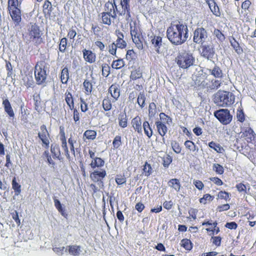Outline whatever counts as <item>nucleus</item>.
Wrapping results in <instances>:
<instances>
[{
    "label": "nucleus",
    "instance_id": "nucleus-1",
    "mask_svg": "<svg viewBox=\"0 0 256 256\" xmlns=\"http://www.w3.org/2000/svg\"><path fill=\"white\" fill-rule=\"evenodd\" d=\"M168 39L175 45L184 44L188 38V28L186 25L176 24L168 27L166 31Z\"/></svg>",
    "mask_w": 256,
    "mask_h": 256
},
{
    "label": "nucleus",
    "instance_id": "nucleus-2",
    "mask_svg": "<svg viewBox=\"0 0 256 256\" xmlns=\"http://www.w3.org/2000/svg\"><path fill=\"white\" fill-rule=\"evenodd\" d=\"M235 96L231 92L218 91L214 96V102L218 106L226 107L231 106L234 102Z\"/></svg>",
    "mask_w": 256,
    "mask_h": 256
},
{
    "label": "nucleus",
    "instance_id": "nucleus-3",
    "mask_svg": "<svg viewBox=\"0 0 256 256\" xmlns=\"http://www.w3.org/2000/svg\"><path fill=\"white\" fill-rule=\"evenodd\" d=\"M28 32L24 36V40L27 44L32 42L35 45H38L42 42V34L39 27L36 24H31L28 26Z\"/></svg>",
    "mask_w": 256,
    "mask_h": 256
},
{
    "label": "nucleus",
    "instance_id": "nucleus-4",
    "mask_svg": "<svg viewBox=\"0 0 256 256\" xmlns=\"http://www.w3.org/2000/svg\"><path fill=\"white\" fill-rule=\"evenodd\" d=\"M176 60L180 68L185 69L192 66L195 60L192 54L183 52L178 54Z\"/></svg>",
    "mask_w": 256,
    "mask_h": 256
},
{
    "label": "nucleus",
    "instance_id": "nucleus-5",
    "mask_svg": "<svg viewBox=\"0 0 256 256\" xmlns=\"http://www.w3.org/2000/svg\"><path fill=\"white\" fill-rule=\"evenodd\" d=\"M200 48L201 56L208 60H212L216 56L212 44H202Z\"/></svg>",
    "mask_w": 256,
    "mask_h": 256
},
{
    "label": "nucleus",
    "instance_id": "nucleus-6",
    "mask_svg": "<svg viewBox=\"0 0 256 256\" xmlns=\"http://www.w3.org/2000/svg\"><path fill=\"white\" fill-rule=\"evenodd\" d=\"M214 116L224 124H228L232 120V116L228 109H220L214 112Z\"/></svg>",
    "mask_w": 256,
    "mask_h": 256
},
{
    "label": "nucleus",
    "instance_id": "nucleus-7",
    "mask_svg": "<svg viewBox=\"0 0 256 256\" xmlns=\"http://www.w3.org/2000/svg\"><path fill=\"white\" fill-rule=\"evenodd\" d=\"M35 79L38 84H40L45 82L46 78L44 66L40 64H37L34 67Z\"/></svg>",
    "mask_w": 256,
    "mask_h": 256
},
{
    "label": "nucleus",
    "instance_id": "nucleus-8",
    "mask_svg": "<svg viewBox=\"0 0 256 256\" xmlns=\"http://www.w3.org/2000/svg\"><path fill=\"white\" fill-rule=\"evenodd\" d=\"M104 162L100 158H95L91 162L90 166L93 168L97 169L94 170L93 174L98 176H106V174L105 170L100 168L104 164Z\"/></svg>",
    "mask_w": 256,
    "mask_h": 256
},
{
    "label": "nucleus",
    "instance_id": "nucleus-9",
    "mask_svg": "<svg viewBox=\"0 0 256 256\" xmlns=\"http://www.w3.org/2000/svg\"><path fill=\"white\" fill-rule=\"evenodd\" d=\"M208 38V33L203 28H198L194 32L193 40L194 42L202 45Z\"/></svg>",
    "mask_w": 256,
    "mask_h": 256
},
{
    "label": "nucleus",
    "instance_id": "nucleus-10",
    "mask_svg": "<svg viewBox=\"0 0 256 256\" xmlns=\"http://www.w3.org/2000/svg\"><path fill=\"white\" fill-rule=\"evenodd\" d=\"M208 78V74L206 72H198L192 76V80L195 86H200L202 88H206L208 86L204 80Z\"/></svg>",
    "mask_w": 256,
    "mask_h": 256
},
{
    "label": "nucleus",
    "instance_id": "nucleus-11",
    "mask_svg": "<svg viewBox=\"0 0 256 256\" xmlns=\"http://www.w3.org/2000/svg\"><path fill=\"white\" fill-rule=\"evenodd\" d=\"M38 136L41 140L42 143L46 145V148H48L50 144L48 139L49 134L45 125L43 124L40 126V132L38 134Z\"/></svg>",
    "mask_w": 256,
    "mask_h": 256
},
{
    "label": "nucleus",
    "instance_id": "nucleus-12",
    "mask_svg": "<svg viewBox=\"0 0 256 256\" xmlns=\"http://www.w3.org/2000/svg\"><path fill=\"white\" fill-rule=\"evenodd\" d=\"M2 106L5 112L8 114L10 118H14V112L12 108L11 104L8 98H2Z\"/></svg>",
    "mask_w": 256,
    "mask_h": 256
},
{
    "label": "nucleus",
    "instance_id": "nucleus-13",
    "mask_svg": "<svg viewBox=\"0 0 256 256\" xmlns=\"http://www.w3.org/2000/svg\"><path fill=\"white\" fill-rule=\"evenodd\" d=\"M8 10L12 20L18 24L21 20L20 10L18 8H13Z\"/></svg>",
    "mask_w": 256,
    "mask_h": 256
},
{
    "label": "nucleus",
    "instance_id": "nucleus-14",
    "mask_svg": "<svg viewBox=\"0 0 256 256\" xmlns=\"http://www.w3.org/2000/svg\"><path fill=\"white\" fill-rule=\"evenodd\" d=\"M206 2L212 14L216 16H220V12L215 1L214 0H206Z\"/></svg>",
    "mask_w": 256,
    "mask_h": 256
},
{
    "label": "nucleus",
    "instance_id": "nucleus-15",
    "mask_svg": "<svg viewBox=\"0 0 256 256\" xmlns=\"http://www.w3.org/2000/svg\"><path fill=\"white\" fill-rule=\"evenodd\" d=\"M104 12H107L111 15L112 18L113 19H115L116 18V11H114V3L108 2L106 3L104 5Z\"/></svg>",
    "mask_w": 256,
    "mask_h": 256
},
{
    "label": "nucleus",
    "instance_id": "nucleus-16",
    "mask_svg": "<svg viewBox=\"0 0 256 256\" xmlns=\"http://www.w3.org/2000/svg\"><path fill=\"white\" fill-rule=\"evenodd\" d=\"M241 137L245 138L247 142H251L255 138V134L254 130L250 128H247L244 131L242 132Z\"/></svg>",
    "mask_w": 256,
    "mask_h": 256
},
{
    "label": "nucleus",
    "instance_id": "nucleus-17",
    "mask_svg": "<svg viewBox=\"0 0 256 256\" xmlns=\"http://www.w3.org/2000/svg\"><path fill=\"white\" fill-rule=\"evenodd\" d=\"M84 58L86 60V61L90 62L92 63L95 61L96 60V54L92 52L90 50H86V49H84L82 50Z\"/></svg>",
    "mask_w": 256,
    "mask_h": 256
},
{
    "label": "nucleus",
    "instance_id": "nucleus-18",
    "mask_svg": "<svg viewBox=\"0 0 256 256\" xmlns=\"http://www.w3.org/2000/svg\"><path fill=\"white\" fill-rule=\"evenodd\" d=\"M118 87V85L116 84H113L108 89V92L111 94L112 96L116 100H117L120 96V90Z\"/></svg>",
    "mask_w": 256,
    "mask_h": 256
},
{
    "label": "nucleus",
    "instance_id": "nucleus-19",
    "mask_svg": "<svg viewBox=\"0 0 256 256\" xmlns=\"http://www.w3.org/2000/svg\"><path fill=\"white\" fill-rule=\"evenodd\" d=\"M132 124L135 130L139 134H142V122L140 118L137 116L133 118L132 120Z\"/></svg>",
    "mask_w": 256,
    "mask_h": 256
},
{
    "label": "nucleus",
    "instance_id": "nucleus-20",
    "mask_svg": "<svg viewBox=\"0 0 256 256\" xmlns=\"http://www.w3.org/2000/svg\"><path fill=\"white\" fill-rule=\"evenodd\" d=\"M208 72L216 78H220L222 76V72L221 69L215 65L212 69H208Z\"/></svg>",
    "mask_w": 256,
    "mask_h": 256
},
{
    "label": "nucleus",
    "instance_id": "nucleus-21",
    "mask_svg": "<svg viewBox=\"0 0 256 256\" xmlns=\"http://www.w3.org/2000/svg\"><path fill=\"white\" fill-rule=\"evenodd\" d=\"M162 38L160 36H154L151 40L152 46L155 48L156 51L158 53H160V48L162 46Z\"/></svg>",
    "mask_w": 256,
    "mask_h": 256
},
{
    "label": "nucleus",
    "instance_id": "nucleus-22",
    "mask_svg": "<svg viewBox=\"0 0 256 256\" xmlns=\"http://www.w3.org/2000/svg\"><path fill=\"white\" fill-rule=\"evenodd\" d=\"M93 80L94 78H92V80H86L83 83V86L86 90V94H90L92 93L93 87Z\"/></svg>",
    "mask_w": 256,
    "mask_h": 256
},
{
    "label": "nucleus",
    "instance_id": "nucleus-23",
    "mask_svg": "<svg viewBox=\"0 0 256 256\" xmlns=\"http://www.w3.org/2000/svg\"><path fill=\"white\" fill-rule=\"evenodd\" d=\"M156 125L158 128L159 134L161 136H164L168 130V128L166 126L161 122L159 121L156 122Z\"/></svg>",
    "mask_w": 256,
    "mask_h": 256
},
{
    "label": "nucleus",
    "instance_id": "nucleus-24",
    "mask_svg": "<svg viewBox=\"0 0 256 256\" xmlns=\"http://www.w3.org/2000/svg\"><path fill=\"white\" fill-rule=\"evenodd\" d=\"M118 124L122 128H126L127 126L128 118L126 112H121L118 115Z\"/></svg>",
    "mask_w": 256,
    "mask_h": 256
},
{
    "label": "nucleus",
    "instance_id": "nucleus-25",
    "mask_svg": "<svg viewBox=\"0 0 256 256\" xmlns=\"http://www.w3.org/2000/svg\"><path fill=\"white\" fill-rule=\"evenodd\" d=\"M43 10L46 16H50L51 12L52 10V7L51 2L46 0L43 5Z\"/></svg>",
    "mask_w": 256,
    "mask_h": 256
},
{
    "label": "nucleus",
    "instance_id": "nucleus-26",
    "mask_svg": "<svg viewBox=\"0 0 256 256\" xmlns=\"http://www.w3.org/2000/svg\"><path fill=\"white\" fill-rule=\"evenodd\" d=\"M221 84L220 80L212 78L210 80V84H208L206 88L210 90H216L220 86Z\"/></svg>",
    "mask_w": 256,
    "mask_h": 256
},
{
    "label": "nucleus",
    "instance_id": "nucleus-27",
    "mask_svg": "<svg viewBox=\"0 0 256 256\" xmlns=\"http://www.w3.org/2000/svg\"><path fill=\"white\" fill-rule=\"evenodd\" d=\"M142 127L145 134L150 138L152 135V130L148 122L147 121L144 122L142 124Z\"/></svg>",
    "mask_w": 256,
    "mask_h": 256
},
{
    "label": "nucleus",
    "instance_id": "nucleus-28",
    "mask_svg": "<svg viewBox=\"0 0 256 256\" xmlns=\"http://www.w3.org/2000/svg\"><path fill=\"white\" fill-rule=\"evenodd\" d=\"M69 78L68 68H64L61 72L60 79L62 83L66 84Z\"/></svg>",
    "mask_w": 256,
    "mask_h": 256
},
{
    "label": "nucleus",
    "instance_id": "nucleus-29",
    "mask_svg": "<svg viewBox=\"0 0 256 256\" xmlns=\"http://www.w3.org/2000/svg\"><path fill=\"white\" fill-rule=\"evenodd\" d=\"M102 22L105 24H107L110 26L112 24V20L110 18L111 15L107 12H102Z\"/></svg>",
    "mask_w": 256,
    "mask_h": 256
},
{
    "label": "nucleus",
    "instance_id": "nucleus-30",
    "mask_svg": "<svg viewBox=\"0 0 256 256\" xmlns=\"http://www.w3.org/2000/svg\"><path fill=\"white\" fill-rule=\"evenodd\" d=\"M60 140H62V147L66 153V156L68 158L70 157V154L68 148L67 146L66 138L64 132H63L62 134V135Z\"/></svg>",
    "mask_w": 256,
    "mask_h": 256
},
{
    "label": "nucleus",
    "instance_id": "nucleus-31",
    "mask_svg": "<svg viewBox=\"0 0 256 256\" xmlns=\"http://www.w3.org/2000/svg\"><path fill=\"white\" fill-rule=\"evenodd\" d=\"M132 39L134 42L136 44V46L139 50H142L144 48L143 44L142 42V36H136V38H134Z\"/></svg>",
    "mask_w": 256,
    "mask_h": 256
},
{
    "label": "nucleus",
    "instance_id": "nucleus-32",
    "mask_svg": "<svg viewBox=\"0 0 256 256\" xmlns=\"http://www.w3.org/2000/svg\"><path fill=\"white\" fill-rule=\"evenodd\" d=\"M124 66V62L122 59H118L116 60H114L112 66L113 68L120 69Z\"/></svg>",
    "mask_w": 256,
    "mask_h": 256
},
{
    "label": "nucleus",
    "instance_id": "nucleus-33",
    "mask_svg": "<svg viewBox=\"0 0 256 256\" xmlns=\"http://www.w3.org/2000/svg\"><path fill=\"white\" fill-rule=\"evenodd\" d=\"M208 146L210 148L214 149L219 153H222L224 150V148L219 144H217L214 142H210L208 144Z\"/></svg>",
    "mask_w": 256,
    "mask_h": 256
},
{
    "label": "nucleus",
    "instance_id": "nucleus-34",
    "mask_svg": "<svg viewBox=\"0 0 256 256\" xmlns=\"http://www.w3.org/2000/svg\"><path fill=\"white\" fill-rule=\"evenodd\" d=\"M50 151L56 158H58L60 154L58 146L56 144L51 145Z\"/></svg>",
    "mask_w": 256,
    "mask_h": 256
},
{
    "label": "nucleus",
    "instance_id": "nucleus-35",
    "mask_svg": "<svg viewBox=\"0 0 256 256\" xmlns=\"http://www.w3.org/2000/svg\"><path fill=\"white\" fill-rule=\"evenodd\" d=\"M102 107L106 111L110 110L112 108L110 100L108 98H105L102 101Z\"/></svg>",
    "mask_w": 256,
    "mask_h": 256
},
{
    "label": "nucleus",
    "instance_id": "nucleus-36",
    "mask_svg": "<svg viewBox=\"0 0 256 256\" xmlns=\"http://www.w3.org/2000/svg\"><path fill=\"white\" fill-rule=\"evenodd\" d=\"M130 30L132 38H136V36H141V34L138 32V29L135 26V24L134 26L130 24Z\"/></svg>",
    "mask_w": 256,
    "mask_h": 256
},
{
    "label": "nucleus",
    "instance_id": "nucleus-37",
    "mask_svg": "<svg viewBox=\"0 0 256 256\" xmlns=\"http://www.w3.org/2000/svg\"><path fill=\"white\" fill-rule=\"evenodd\" d=\"M96 133L94 130H86L84 136L88 140H94L96 136Z\"/></svg>",
    "mask_w": 256,
    "mask_h": 256
},
{
    "label": "nucleus",
    "instance_id": "nucleus-38",
    "mask_svg": "<svg viewBox=\"0 0 256 256\" xmlns=\"http://www.w3.org/2000/svg\"><path fill=\"white\" fill-rule=\"evenodd\" d=\"M156 112V106L154 102H152L148 106V115L149 116H154Z\"/></svg>",
    "mask_w": 256,
    "mask_h": 256
},
{
    "label": "nucleus",
    "instance_id": "nucleus-39",
    "mask_svg": "<svg viewBox=\"0 0 256 256\" xmlns=\"http://www.w3.org/2000/svg\"><path fill=\"white\" fill-rule=\"evenodd\" d=\"M146 97L144 94L140 93L138 97L137 102L138 104L141 108H143L144 106Z\"/></svg>",
    "mask_w": 256,
    "mask_h": 256
},
{
    "label": "nucleus",
    "instance_id": "nucleus-40",
    "mask_svg": "<svg viewBox=\"0 0 256 256\" xmlns=\"http://www.w3.org/2000/svg\"><path fill=\"white\" fill-rule=\"evenodd\" d=\"M142 76V74L139 70H135L132 72L130 78L131 79L135 80L140 78Z\"/></svg>",
    "mask_w": 256,
    "mask_h": 256
},
{
    "label": "nucleus",
    "instance_id": "nucleus-41",
    "mask_svg": "<svg viewBox=\"0 0 256 256\" xmlns=\"http://www.w3.org/2000/svg\"><path fill=\"white\" fill-rule=\"evenodd\" d=\"M213 34L220 41L222 42L224 40V36L220 30L214 29Z\"/></svg>",
    "mask_w": 256,
    "mask_h": 256
},
{
    "label": "nucleus",
    "instance_id": "nucleus-42",
    "mask_svg": "<svg viewBox=\"0 0 256 256\" xmlns=\"http://www.w3.org/2000/svg\"><path fill=\"white\" fill-rule=\"evenodd\" d=\"M162 164L164 167H168L172 162V158L169 155H166L162 158Z\"/></svg>",
    "mask_w": 256,
    "mask_h": 256
},
{
    "label": "nucleus",
    "instance_id": "nucleus-43",
    "mask_svg": "<svg viewBox=\"0 0 256 256\" xmlns=\"http://www.w3.org/2000/svg\"><path fill=\"white\" fill-rule=\"evenodd\" d=\"M172 147L174 151L176 154H179L181 152V148L180 147L179 144L176 141H172L171 142Z\"/></svg>",
    "mask_w": 256,
    "mask_h": 256
},
{
    "label": "nucleus",
    "instance_id": "nucleus-44",
    "mask_svg": "<svg viewBox=\"0 0 256 256\" xmlns=\"http://www.w3.org/2000/svg\"><path fill=\"white\" fill-rule=\"evenodd\" d=\"M110 67L108 64H104L102 66V74L107 77L110 74Z\"/></svg>",
    "mask_w": 256,
    "mask_h": 256
},
{
    "label": "nucleus",
    "instance_id": "nucleus-45",
    "mask_svg": "<svg viewBox=\"0 0 256 256\" xmlns=\"http://www.w3.org/2000/svg\"><path fill=\"white\" fill-rule=\"evenodd\" d=\"M213 170L216 172L218 174H222L224 172V168L223 167L219 164H216L213 166Z\"/></svg>",
    "mask_w": 256,
    "mask_h": 256
},
{
    "label": "nucleus",
    "instance_id": "nucleus-46",
    "mask_svg": "<svg viewBox=\"0 0 256 256\" xmlns=\"http://www.w3.org/2000/svg\"><path fill=\"white\" fill-rule=\"evenodd\" d=\"M160 117L162 121L166 122L167 124H169L172 122V118L163 112H161L160 114Z\"/></svg>",
    "mask_w": 256,
    "mask_h": 256
},
{
    "label": "nucleus",
    "instance_id": "nucleus-47",
    "mask_svg": "<svg viewBox=\"0 0 256 256\" xmlns=\"http://www.w3.org/2000/svg\"><path fill=\"white\" fill-rule=\"evenodd\" d=\"M18 0H8V8L13 9V8H18Z\"/></svg>",
    "mask_w": 256,
    "mask_h": 256
},
{
    "label": "nucleus",
    "instance_id": "nucleus-48",
    "mask_svg": "<svg viewBox=\"0 0 256 256\" xmlns=\"http://www.w3.org/2000/svg\"><path fill=\"white\" fill-rule=\"evenodd\" d=\"M112 144L114 148H118L122 144L121 136H116L114 138Z\"/></svg>",
    "mask_w": 256,
    "mask_h": 256
},
{
    "label": "nucleus",
    "instance_id": "nucleus-49",
    "mask_svg": "<svg viewBox=\"0 0 256 256\" xmlns=\"http://www.w3.org/2000/svg\"><path fill=\"white\" fill-rule=\"evenodd\" d=\"M66 44L67 42L66 38H62L61 39L59 46V49L60 52H64L66 48Z\"/></svg>",
    "mask_w": 256,
    "mask_h": 256
},
{
    "label": "nucleus",
    "instance_id": "nucleus-50",
    "mask_svg": "<svg viewBox=\"0 0 256 256\" xmlns=\"http://www.w3.org/2000/svg\"><path fill=\"white\" fill-rule=\"evenodd\" d=\"M121 8L122 10H124L125 11L126 18V20H128L131 16L130 14V6L124 5V6H121Z\"/></svg>",
    "mask_w": 256,
    "mask_h": 256
},
{
    "label": "nucleus",
    "instance_id": "nucleus-51",
    "mask_svg": "<svg viewBox=\"0 0 256 256\" xmlns=\"http://www.w3.org/2000/svg\"><path fill=\"white\" fill-rule=\"evenodd\" d=\"M184 145L186 147L188 148L190 150L194 151L195 150V144H194L190 141V140H186L184 142Z\"/></svg>",
    "mask_w": 256,
    "mask_h": 256
},
{
    "label": "nucleus",
    "instance_id": "nucleus-52",
    "mask_svg": "<svg viewBox=\"0 0 256 256\" xmlns=\"http://www.w3.org/2000/svg\"><path fill=\"white\" fill-rule=\"evenodd\" d=\"M143 170L144 172L146 175L149 176L152 174V167L147 162L146 163Z\"/></svg>",
    "mask_w": 256,
    "mask_h": 256
},
{
    "label": "nucleus",
    "instance_id": "nucleus-53",
    "mask_svg": "<svg viewBox=\"0 0 256 256\" xmlns=\"http://www.w3.org/2000/svg\"><path fill=\"white\" fill-rule=\"evenodd\" d=\"M68 142L70 145V150L71 152H72V154L75 156V150L74 147V144L76 142V140L72 139V136H70L68 140Z\"/></svg>",
    "mask_w": 256,
    "mask_h": 256
},
{
    "label": "nucleus",
    "instance_id": "nucleus-54",
    "mask_svg": "<svg viewBox=\"0 0 256 256\" xmlns=\"http://www.w3.org/2000/svg\"><path fill=\"white\" fill-rule=\"evenodd\" d=\"M115 44L118 48H124L126 46V42L124 40H121L120 38V40H116V44Z\"/></svg>",
    "mask_w": 256,
    "mask_h": 256
},
{
    "label": "nucleus",
    "instance_id": "nucleus-55",
    "mask_svg": "<svg viewBox=\"0 0 256 256\" xmlns=\"http://www.w3.org/2000/svg\"><path fill=\"white\" fill-rule=\"evenodd\" d=\"M230 42L231 46L235 50L236 52L238 53L239 50H240L238 43L235 40L234 38H232V40L230 41Z\"/></svg>",
    "mask_w": 256,
    "mask_h": 256
},
{
    "label": "nucleus",
    "instance_id": "nucleus-56",
    "mask_svg": "<svg viewBox=\"0 0 256 256\" xmlns=\"http://www.w3.org/2000/svg\"><path fill=\"white\" fill-rule=\"evenodd\" d=\"M66 101L68 105H70V104H72L73 106V100L72 94L70 92H68L66 95Z\"/></svg>",
    "mask_w": 256,
    "mask_h": 256
},
{
    "label": "nucleus",
    "instance_id": "nucleus-57",
    "mask_svg": "<svg viewBox=\"0 0 256 256\" xmlns=\"http://www.w3.org/2000/svg\"><path fill=\"white\" fill-rule=\"evenodd\" d=\"M116 46L114 42L111 45L109 46V52L112 55H116Z\"/></svg>",
    "mask_w": 256,
    "mask_h": 256
},
{
    "label": "nucleus",
    "instance_id": "nucleus-58",
    "mask_svg": "<svg viewBox=\"0 0 256 256\" xmlns=\"http://www.w3.org/2000/svg\"><path fill=\"white\" fill-rule=\"evenodd\" d=\"M80 102H81V106L80 108L81 110L83 112H85L88 110V106L86 104L84 101V99L82 98H80Z\"/></svg>",
    "mask_w": 256,
    "mask_h": 256
},
{
    "label": "nucleus",
    "instance_id": "nucleus-59",
    "mask_svg": "<svg viewBox=\"0 0 256 256\" xmlns=\"http://www.w3.org/2000/svg\"><path fill=\"white\" fill-rule=\"evenodd\" d=\"M115 8H116V10L117 13L120 16H124L125 14V11L124 10H122L121 8V6L118 8L116 6H115Z\"/></svg>",
    "mask_w": 256,
    "mask_h": 256
},
{
    "label": "nucleus",
    "instance_id": "nucleus-60",
    "mask_svg": "<svg viewBox=\"0 0 256 256\" xmlns=\"http://www.w3.org/2000/svg\"><path fill=\"white\" fill-rule=\"evenodd\" d=\"M74 119L76 122L80 120L79 112L76 109L74 110Z\"/></svg>",
    "mask_w": 256,
    "mask_h": 256
},
{
    "label": "nucleus",
    "instance_id": "nucleus-61",
    "mask_svg": "<svg viewBox=\"0 0 256 256\" xmlns=\"http://www.w3.org/2000/svg\"><path fill=\"white\" fill-rule=\"evenodd\" d=\"M95 44L96 46L100 50H103L104 48V44L100 41H96L95 42Z\"/></svg>",
    "mask_w": 256,
    "mask_h": 256
},
{
    "label": "nucleus",
    "instance_id": "nucleus-62",
    "mask_svg": "<svg viewBox=\"0 0 256 256\" xmlns=\"http://www.w3.org/2000/svg\"><path fill=\"white\" fill-rule=\"evenodd\" d=\"M237 118L240 122H244V114L242 112H240L239 114H237Z\"/></svg>",
    "mask_w": 256,
    "mask_h": 256
},
{
    "label": "nucleus",
    "instance_id": "nucleus-63",
    "mask_svg": "<svg viewBox=\"0 0 256 256\" xmlns=\"http://www.w3.org/2000/svg\"><path fill=\"white\" fill-rule=\"evenodd\" d=\"M76 33V32L74 30H70L68 33V36L70 39L74 38Z\"/></svg>",
    "mask_w": 256,
    "mask_h": 256
},
{
    "label": "nucleus",
    "instance_id": "nucleus-64",
    "mask_svg": "<svg viewBox=\"0 0 256 256\" xmlns=\"http://www.w3.org/2000/svg\"><path fill=\"white\" fill-rule=\"evenodd\" d=\"M193 132L196 136H200L202 134V130L199 127L194 128Z\"/></svg>",
    "mask_w": 256,
    "mask_h": 256
}]
</instances>
